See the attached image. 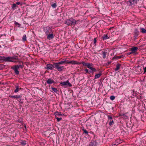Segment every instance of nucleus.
Segmentation results:
<instances>
[{"instance_id":"b1692460","label":"nucleus","mask_w":146,"mask_h":146,"mask_svg":"<svg viewBox=\"0 0 146 146\" xmlns=\"http://www.w3.org/2000/svg\"><path fill=\"white\" fill-rule=\"evenodd\" d=\"M106 50H104L102 51V55L103 58L104 59L106 58V54L107 53V52H106Z\"/></svg>"},{"instance_id":"393cba45","label":"nucleus","mask_w":146,"mask_h":146,"mask_svg":"<svg viewBox=\"0 0 146 146\" xmlns=\"http://www.w3.org/2000/svg\"><path fill=\"white\" fill-rule=\"evenodd\" d=\"M20 143L22 145L25 146L27 144V141L25 140H21Z\"/></svg>"},{"instance_id":"052dcab7","label":"nucleus","mask_w":146,"mask_h":146,"mask_svg":"<svg viewBox=\"0 0 146 146\" xmlns=\"http://www.w3.org/2000/svg\"><path fill=\"white\" fill-rule=\"evenodd\" d=\"M22 90V88H19V90Z\"/></svg>"},{"instance_id":"423d86ee","label":"nucleus","mask_w":146,"mask_h":146,"mask_svg":"<svg viewBox=\"0 0 146 146\" xmlns=\"http://www.w3.org/2000/svg\"><path fill=\"white\" fill-rule=\"evenodd\" d=\"M44 30L46 35L51 33L52 32V29L48 27H46L44 29Z\"/></svg>"},{"instance_id":"37998d69","label":"nucleus","mask_w":146,"mask_h":146,"mask_svg":"<svg viewBox=\"0 0 146 146\" xmlns=\"http://www.w3.org/2000/svg\"><path fill=\"white\" fill-rule=\"evenodd\" d=\"M15 24L16 25H18V27H20V26L21 25L17 22L16 21H15Z\"/></svg>"},{"instance_id":"a211bd4d","label":"nucleus","mask_w":146,"mask_h":146,"mask_svg":"<svg viewBox=\"0 0 146 146\" xmlns=\"http://www.w3.org/2000/svg\"><path fill=\"white\" fill-rule=\"evenodd\" d=\"M102 75V74L101 72H100L99 73L96 74L94 76V79H95L98 78H99Z\"/></svg>"},{"instance_id":"bb28decb","label":"nucleus","mask_w":146,"mask_h":146,"mask_svg":"<svg viewBox=\"0 0 146 146\" xmlns=\"http://www.w3.org/2000/svg\"><path fill=\"white\" fill-rule=\"evenodd\" d=\"M131 3L132 5H134L135 4H136L137 1H139V0H130Z\"/></svg>"},{"instance_id":"a19ab883","label":"nucleus","mask_w":146,"mask_h":146,"mask_svg":"<svg viewBox=\"0 0 146 146\" xmlns=\"http://www.w3.org/2000/svg\"><path fill=\"white\" fill-rule=\"evenodd\" d=\"M16 7V5L15 3H13L12 5V8L15 9V8Z\"/></svg>"},{"instance_id":"f3484780","label":"nucleus","mask_w":146,"mask_h":146,"mask_svg":"<svg viewBox=\"0 0 146 146\" xmlns=\"http://www.w3.org/2000/svg\"><path fill=\"white\" fill-rule=\"evenodd\" d=\"M121 64L119 63H117V64L116 65V67L114 69V70L115 71H117L119 70V69L120 67L121 66Z\"/></svg>"},{"instance_id":"ea45409f","label":"nucleus","mask_w":146,"mask_h":146,"mask_svg":"<svg viewBox=\"0 0 146 146\" xmlns=\"http://www.w3.org/2000/svg\"><path fill=\"white\" fill-rule=\"evenodd\" d=\"M55 118L57 119V121L58 122H59L62 119V118L61 117L58 118L56 117Z\"/></svg>"},{"instance_id":"9b49d317","label":"nucleus","mask_w":146,"mask_h":146,"mask_svg":"<svg viewBox=\"0 0 146 146\" xmlns=\"http://www.w3.org/2000/svg\"><path fill=\"white\" fill-rule=\"evenodd\" d=\"M124 56L123 55H121L119 56H116L115 55L112 58V60H118L121 58H123Z\"/></svg>"},{"instance_id":"0e129e2a","label":"nucleus","mask_w":146,"mask_h":146,"mask_svg":"<svg viewBox=\"0 0 146 146\" xmlns=\"http://www.w3.org/2000/svg\"><path fill=\"white\" fill-rule=\"evenodd\" d=\"M0 47H1V46L0 45Z\"/></svg>"},{"instance_id":"a878e982","label":"nucleus","mask_w":146,"mask_h":146,"mask_svg":"<svg viewBox=\"0 0 146 146\" xmlns=\"http://www.w3.org/2000/svg\"><path fill=\"white\" fill-rule=\"evenodd\" d=\"M75 62H76V61L74 60H72L71 61H68V62L67 63L68 64H75Z\"/></svg>"},{"instance_id":"39448f33","label":"nucleus","mask_w":146,"mask_h":146,"mask_svg":"<svg viewBox=\"0 0 146 146\" xmlns=\"http://www.w3.org/2000/svg\"><path fill=\"white\" fill-rule=\"evenodd\" d=\"M133 33L134 35V39L135 40L137 38V36L139 35V32L138 29L135 28L134 29V31Z\"/></svg>"},{"instance_id":"de8ad7c7","label":"nucleus","mask_w":146,"mask_h":146,"mask_svg":"<svg viewBox=\"0 0 146 146\" xmlns=\"http://www.w3.org/2000/svg\"><path fill=\"white\" fill-rule=\"evenodd\" d=\"M82 62H77V61H76V62H75V64H82Z\"/></svg>"},{"instance_id":"4c0bfd02","label":"nucleus","mask_w":146,"mask_h":146,"mask_svg":"<svg viewBox=\"0 0 146 146\" xmlns=\"http://www.w3.org/2000/svg\"><path fill=\"white\" fill-rule=\"evenodd\" d=\"M115 98V97L113 96H111L110 97V99L111 100H113Z\"/></svg>"},{"instance_id":"13d9d810","label":"nucleus","mask_w":146,"mask_h":146,"mask_svg":"<svg viewBox=\"0 0 146 146\" xmlns=\"http://www.w3.org/2000/svg\"><path fill=\"white\" fill-rule=\"evenodd\" d=\"M133 52H129V53H127V55H129L130 54H131Z\"/></svg>"},{"instance_id":"8fccbe9b","label":"nucleus","mask_w":146,"mask_h":146,"mask_svg":"<svg viewBox=\"0 0 146 146\" xmlns=\"http://www.w3.org/2000/svg\"><path fill=\"white\" fill-rule=\"evenodd\" d=\"M143 69L144 70V73H146V67H143Z\"/></svg>"},{"instance_id":"7c9ffc66","label":"nucleus","mask_w":146,"mask_h":146,"mask_svg":"<svg viewBox=\"0 0 146 146\" xmlns=\"http://www.w3.org/2000/svg\"><path fill=\"white\" fill-rule=\"evenodd\" d=\"M5 56H0V62H2L4 61V59Z\"/></svg>"},{"instance_id":"e2e57ef3","label":"nucleus","mask_w":146,"mask_h":146,"mask_svg":"<svg viewBox=\"0 0 146 146\" xmlns=\"http://www.w3.org/2000/svg\"><path fill=\"white\" fill-rule=\"evenodd\" d=\"M113 108H113V107H112V110H113Z\"/></svg>"},{"instance_id":"6ab92c4d","label":"nucleus","mask_w":146,"mask_h":146,"mask_svg":"<svg viewBox=\"0 0 146 146\" xmlns=\"http://www.w3.org/2000/svg\"><path fill=\"white\" fill-rule=\"evenodd\" d=\"M54 114L56 116H56H62L64 115V114H61L60 112H59L57 111H56V112L54 113Z\"/></svg>"},{"instance_id":"3c124183","label":"nucleus","mask_w":146,"mask_h":146,"mask_svg":"<svg viewBox=\"0 0 146 146\" xmlns=\"http://www.w3.org/2000/svg\"><path fill=\"white\" fill-rule=\"evenodd\" d=\"M89 66L90 67H93V65L92 63H89Z\"/></svg>"},{"instance_id":"2eb2a0df","label":"nucleus","mask_w":146,"mask_h":146,"mask_svg":"<svg viewBox=\"0 0 146 146\" xmlns=\"http://www.w3.org/2000/svg\"><path fill=\"white\" fill-rule=\"evenodd\" d=\"M138 48L136 46L133 47L131 48V50L132 52L134 53L136 52L138 49Z\"/></svg>"},{"instance_id":"f03ea898","label":"nucleus","mask_w":146,"mask_h":146,"mask_svg":"<svg viewBox=\"0 0 146 146\" xmlns=\"http://www.w3.org/2000/svg\"><path fill=\"white\" fill-rule=\"evenodd\" d=\"M62 65L58 62L54 63V66L55 68L59 72H60L64 69V66Z\"/></svg>"},{"instance_id":"79ce46f5","label":"nucleus","mask_w":146,"mask_h":146,"mask_svg":"<svg viewBox=\"0 0 146 146\" xmlns=\"http://www.w3.org/2000/svg\"><path fill=\"white\" fill-rule=\"evenodd\" d=\"M108 120H109L110 119H113V118L111 115H108Z\"/></svg>"},{"instance_id":"09e8293b","label":"nucleus","mask_w":146,"mask_h":146,"mask_svg":"<svg viewBox=\"0 0 146 146\" xmlns=\"http://www.w3.org/2000/svg\"><path fill=\"white\" fill-rule=\"evenodd\" d=\"M119 116H125V113H120L119 114Z\"/></svg>"},{"instance_id":"4468645a","label":"nucleus","mask_w":146,"mask_h":146,"mask_svg":"<svg viewBox=\"0 0 146 146\" xmlns=\"http://www.w3.org/2000/svg\"><path fill=\"white\" fill-rule=\"evenodd\" d=\"M59 62L60 64H61L62 65L64 64H68V60H66V59H63L62 61L59 62Z\"/></svg>"},{"instance_id":"dca6fc26","label":"nucleus","mask_w":146,"mask_h":146,"mask_svg":"<svg viewBox=\"0 0 146 146\" xmlns=\"http://www.w3.org/2000/svg\"><path fill=\"white\" fill-rule=\"evenodd\" d=\"M9 97L13 98H21V95H15V96H9Z\"/></svg>"},{"instance_id":"72a5a7b5","label":"nucleus","mask_w":146,"mask_h":146,"mask_svg":"<svg viewBox=\"0 0 146 146\" xmlns=\"http://www.w3.org/2000/svg\"><path fill=\"white\" fill-rule=\"evenodd\" d=\"M17 101L21 104H23L24 102L23 99H22L21 98L17 100Z\"/></svg>"},{"instance_id":"c85d7f7f","label":"nucleus","mask_w":146,"mask_h":146,"mask_svg":"<svg viewBox=\"0 0 146 146\" xmlns=\"http://www.w3.org/2000/svg\"><path fill=\"white\" fill-rule=\"evenodd\" d=\"M51 89L52 90L54 91V92L57 93L58 91L57 90V88H54L53 87H51Z\"/></svg>"},{"instance_id":"603ef678","label":"nucleus","mask_w":146,"mask_h":146,"mask_svg":"<svg viewBox=\"0 0 146 146\" xmlns=\"http://www.w3.org/2000/svg\"><path fill=\"white\" fill-rule=\"evenodd\" d=\"M80 21L79 19L77 21H76V25L78 24Z\"/></svg>"},{"instance_id":"20e7f679","label":"nucleus","mask_w":146,"mask_h":146,"mask_svg":"<svg viewBox=\"0 0 146 146\" xmlns=\"http://www.w3.org/2000/svg\"><path fill=\"white\" fill-rule=\"evenodd\" d=\"M54 63L53 62V64H47L46 65L45 68L47 70H52L53 68H55L54 66Z\"/></svg>"},{"instance_id":"2f4dec72","label":"nucleus","mask_w":146,"mask_h":146,"mask_svg":"<svg viewBox=\"0 0 146 146\" xmlns=\"http://www.w3.org/2000/svg\"><path fill=\"white\" fill-rule=\"evenodd\" d=\"M51 6L53 8H56V7L57 6V5L56 4V3H54L52 4L51 5Z\"/></svg>"},{"instance_id":"e433bc0d","label":"nucleus","mask_w":146,"mask_h":146,"mask_svg":"<svg viewBox=\"0 0 146 146\" xmlns=\"http://www.w3.org/2000/svg\"><path fill=\"white\" fill-rule=\"evenodd\" d=\"M94 46H96V43L97 41V38H95L94 39Z\"/></svg>"},{"instance_id":"f257e3e1","label":"nucleus","mask_w":146,"mask_h":146,"mask_svg":"<svg viewBox=\"0 0 146 146\" xmlns=\"http://www.w3.org/2000/svg\"><path fill=\"white\" fill-rule=\"evenodd\" d=\"M64 23L68 26H74L76 25V20L72 18L70 19H66Z\"/></svg>"},{"instance_id":"1a4fd4ad","label":"nucleus","mask_w":146,"mask_h":146,"mask_svg":"<svg viewBox=\"0 0 146 146\" xmlns=\"http://www.w3.org/2000/svg\"><path fill=\"white\" fill-rule=\"evenodd\" d=\"M46 35L47 36V39L49 40L52 39L54 37V36L52 32Z\"/></svg>"},{"instance_id":"49530a36","label":"nucleus","mask_w":146,"mask_h":146,"mask_svg":"<svg viewBox=\"0 0 146 146\" xmlns=\"http://www.w3.org/2000/svg\"><path fill=\"white\" fill-rule=\"evenodd\" d=\"M16 62H19V63L20 64H23V61H22L21 60H20V61H16Z\"/></svg>"},{"instance_id":"f8f14e48","label":"nucleus","mask_w":146,"mask_h":146,"mask_svg":"<svg viewBox=\"0 0 146 146\" xmlns=\"http://www.w3.org/2000/svg\"><path fill=\"white\" fill-rule=\"evenodd\" d=\"M97 142L94 141H92L90 142L88 146H95L96 145Z\"/></svg>"},{"instance_id":"bf43d9fd","label":"nucleus","mask_w":146,"mask_h":146,"mask_svg":"<svg viewBox=\"0 0 146 146\" xmlns=\"http://www.w3.org/2000/svg\"><path fill=\"white\" fill-rule=\"evenodd\" d=\"M116 144H112L110 146H116Z\"/></svg>"},{"instance_id":"5701e85b","label":"nucleus","mask_w":146,"mask_h":146,"mask_svg":"<svg viewBox=\"0 0 146 146\" xmlns=\"http://www.w3.org/2000/svg\"><path fill=\"white\" fill-rule=\"evenodd\" d=\"M133 96H131V97L132 98H134V97H135V96H136L138 94L137 93V92H135L134 91V90H133Z\"/></svg>"},{"instance_id":"4be33fe9","label":"nucleus","mask_w":146,"mask_h":146,"mask_svg":"<svg viewBox=\"0 0 146 146\" xmlns=\"http://www.w3.org/2000/svg\"><path fill=\"white\" fill-rule=\"evenodd\" d=\"M140 31L142 33H146V30L144 28H140Z\"/></svg>"},{"instance_id":"473e14b6","label":"nucleus","mask_w":146,"mask_h":146,"mask_svg":"<svg viewBox=\"0 0 146 146\" xmlns=\"http://www.w3.org/2000/svg\"><path fill=\"white\" fill-rule=\"evenodd\" d=\"M22 40L23 41H25L26 40V36L25 35H23L22 38Z\"/></svg>"},{"instance_id":"cd10ccee","label":"nucleus","mask_w":146,"mask_h":146,"mask_svg":"<svg viewBox=\"0 0 146 146\" xmlns=\"http://www.w3.org/2000/svg\"><path fill=\"white\" fill-rule=\"evenodd\" d=\"M16 89L14 90V92L15 93H17L19 91V86L18 85L16 86H15Z\"/></svg>"},{"instance_id":"c03bdc74","label":"nucleus","mask_w":146,"mask_h":146,"mask_svg":"<svg viewBox=\"0 0 146 146\" xmlns=\"http://www.w3.org/2000/svg\"><path fill=\"white\" fill-rule=\"evenodd\" d=\"M4 68V66L2 64H0V70L3 69Z\"/></svg>"},{"instance_id":"6e6552de","label":"nucleus","mask_w":146,"mask_h":146,"mask_svg":"<svg viewBox=\"0 0 146 146\" xmlns=\"http://www.w3.org/2000/svg\"><path fill=\"white\" fill-rule=\"evenodd\" d=\"M60 84L63 86H68L69 87H71L72 85L69 82L68 80H67L66 82H61Z\"/></svg>"},{"instance_id":"58836bf2","label":"nucleus","mask_w":146,"mask_h":146,"mask_svg":"<svg viewBox=\"0 0 146 146\" xmlns=\"http://www.w3.org/2000/svg\"><path fill=\"white\" fill-rule=\"evenodd\" d=\"M131 2L130 0H129V1L127 2V3L129 6H131L132 5L131 4Z\"/></svg>"},{"instance_id":"412c9836","label":"nucleus","mask_w":146,"mask_h":146,"mask_svg":"<svg viewBox=\"0 0 146 146\" xmlns=\"http://www.w3.org/2000/svg\"><path fill=\"white\" fill-rule=\"evenodd\" d=\"M82 64H83L84 66H87L88 68H89L90 67L89 66V63H85L84 62H82Z\"/></svg>"},{"instance_id":"864d4df0","label":"nucleus","mask_w":146,"mask_h":146,"mask_svg":"<svg viewBox=\"0 0 146 146\" xmlns=\"http://www.w3.org/2000/svg\"><path fill=\"white\" fill-rule=\"evenodd\" d=\"M88 74H90V73H92V74H93L92 72V70H90L88 71Z\"/></svg>"},{"instance_id":"5fc2aeb1","label":"nucleus","mask_w":146,"mask_h":146,"mask_svg":"<svg viewBox=\"0 0 146 146\" xmlns=\"http://www.w3.org/2000/svg\"><path fill=\"white\" fill-rule=\"evenodd\" d=\"M84 71L86 72V73H88V69H85Z\"/></svg>"},{"instance_id":"f704fd0d","label":"nucleus","mask_w":146,"mask_h":146,"mask_svg":"<svg viewBox=\"0 0 146 146\" xmlns=\"http://www.w3.org/2000/svg\"><path fill=\"white\" fill-rule=\"evenodd\" d=\"M82 130L83 131L84 133L88 135V132L87 130L85 129L84 128L82 129Z\"/></svg>"},{"instance_id":"c756f323","label":"nucleus","mask_w":146,"mask_h":146,"mask_svg":"<svg viewBox=\"0 0 146 146\" xmlns=\"http://www.w3.org/2000/svg\"><path fill=\"white\" fill-rule=\"evenodd\" d=\"M89 69H90L91 70H92V72L93 73H94V72H97V70L93 67H90Z\"/></svg>"},{"instance_id":"a18cd8bd","label":"nucleus","mask_w":146,"mask_h":146,"mask_svg":"<svg viewBox=\"0 0 146 146\" xmlns=\"http://www.w3.org/2000/svg\"><path fill=\"white\" fill-rule=\"evenodd\" d=\"M19 67V68H23L24 67V65L23 64H19V65H17Z\"/></svg>"},{"instance_id":"680f3d73","label":"nucleus","mask_w":146,"mask_h":146,"mask_svg":"<svg viewBox=\"0 0 146 146\" xmlns=\"http://www.w3.org/2000/svg\"><path fill=\"white\" fill-rule=\"evenodd\" d=\"M24 127H25V129L26 130L27 129V127H26V126L25 125L24 126Z\"/></svg>"},{"instance_id":"c9c22d12","label":"nucleus","mask_w":146,"mask_h":146,"mask_svg":"<svg viewBox=\"0 0 146 146\" xmlns=\"http://www.w3.org/2000/svg\"><path fill=\"white\" fill-rule=\"evenodd\" d=\"M114 123V122L113 119H112L111 121H110L109 123V125L111 126V125H113Z\"/></svg>"},{"instance_id":"9d476101","label":"nucleus","mask_w":146,"mask_h":146,"mask_svg":"<svg viewBox=\"0 0 146 146\" xmlns=\"http://www.w3.org/2000/svg\"><path fill=\"white\" fill-rule=\"evenodd\" d=\"M46 83L49 84H52L53 83L55 84V82L54 80L51 78H49L48 79V80L46 81Z\"/></svg>"},{"instance_id":"0eeeda50","label":"nucleus","mask_w":146,"mask_h":146,"mask_svg":"<svg viewBox=\"0 0 146 146\" xmlns=\"http://www.w3.org/2000/svg\"><path fill=\"white\" fill-rule=\"evenodd\" d=\"M4 61L5 62H16L12 60L11 56L5 57Z\"/></svg>"},{"instance_id":"6e6d98bb","label":"nucleus","mask_w":146,"mask_h":146,"mask_svg":"<svg viewBox=\"0 0 146 146\" xmlns=\"http://www.w3.org/2000/svg\"><path fill=\"white\" fill-rule=\"evenodd\" d=\"M111 63V62L110 61L107 63L106 65H108Z\"/></svg>"},{"instance_id":"ddd939ff","label":"nucleus","mask_w":146,"mask_h":146,"mask_svg":"<svg viewBox=\"0 0 146 146\" xmlns=\"http://www.w3.org/2000/svg\"><path fill=\"white\" fill-rule=\"evenodd\" d=\"M17 55H14L11 56L12 60H19L18 55V54H16Z\"/></svg>"},{"instance_id":"7ed1b4c3","label":"nucleus","mask_w":146,"mask_h":146,"mask_svg":"<svg viewBox=\"0 0 146 146\" xmlns=\"http://www.w3.org/2000/svg\"><path fill=\"white\" fill-rule=\"evenodd\" d=\"M11 68L15 72V74L16 75H19V70L20 68L17 65H14L11 67Z\"/></svg>"},{"instance_id":"aec40b11","label":"nucleus","mask_w":146,"mask_h":146,"mask_svg":"<svg viewBox=\"0 0 146 146\" xmlns=\"http://www.w3.org/2000/svg\"><path fill=\"white\" fill-rule=\"evenodd\" d=\"M102 38L103 40H106L110 38V36H108L107 34L104 35L102 36Z\"/></svg>"},{"instance_id":"4d7b16f0","label":"nucleus","mask_w":146,"mask_h":146,"mask_svg":"<svg viewBox=\"0 0 146 146\" xmlns=\"http://www.w3.org/2000/svg\"><path fill=\"white\" fill-rule=\"evenodd\" d=\"M15 4H16V5H19L20 4V2H17Z\"/></svg>"}]
</instances>
